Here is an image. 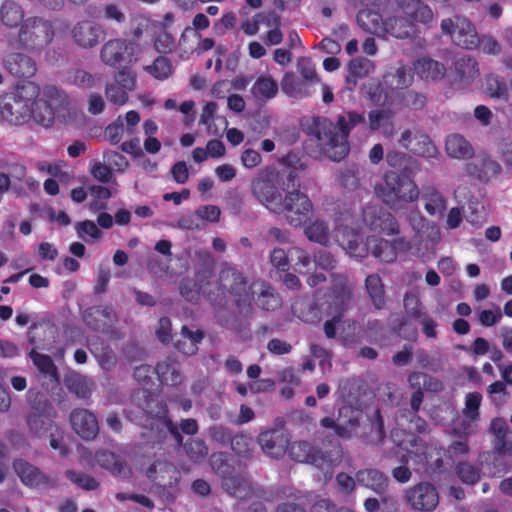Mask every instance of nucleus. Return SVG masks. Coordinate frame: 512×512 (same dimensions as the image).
<instances>
[{
	"label": "nucleus",
	"instance_id": "1",
	"mask_svg": "<svg viewBox=\"0 0 512 512\" xmlns=\"http://www.w3.org/2000/svg\"><path fill=\"white\" fill-rule=\"evenodd\" d=\"M289 163V156L283 158ZM251 192L256 200L276 214L286 213L292 226L306 223L313 210L309 197L300 191V181L295 167L277 170L266 166L251 181Z\"/></svg>",
	"mask_w": 512,
	"mask_h": 512
},
{
	"label": "nucleus",
	"instance_id": "2",
	"mask_svg": "<svg viewBox=\"0 0 512 512\" xmlns=\"http://www.w3.org/2000/svg\"><path fill=\"white\" fill-rule=\"evenodd\" d=\"M364 113L344 111L338 115L335 122L326 117H316L309 128V134L314 135L324 153L334 161L345 158L350 151L349 135L360 124H365Z\"/></svg>",
	"mask_w": 512,
	"mask_h": 512
},
{
	"label": "nucleus",
	"instance_id": "3",
	"mask_svg": "<svg viewBox=\"0 0 512 512\" xmlns=\"http://www.w3.org/2000/svg\"><path fill=\"white\" fill-rule=\"evenodd\" d=\"M231 298L239 310L249 309L252 302V290L244 274L235 267H223L218 276L212 278L211 289L205 291V299L218 309L225 308Z\"/></svg>",
	"mask_w": 512,
	"mask_h": 512
},
{
	"label": "nucleus",
	"instance_id": "4",
	"mask_svg": "<svg viewBox=\"0 0 512 512\" xmlns=\"http://www.w3.org/2000/svg\"><path fill=\"white\" fill-rule=\"evenodd\" d=\"M398 11L384 19L382 33L398 39H407L416 32L415 22L429 24L433 20L431 8L422 0H398Z\"/></svg>",
	"mask_w": 512,
	"mask_h": 512
},
{
	"label": "nucleus",
	"instance_id": "5",
	"mask_svg": "<svg viewBox=\"0 0 512 512\" xmlns=\"http://www.w3.org/2000/svg\"><path fill=\"white\" fill-rule=\"evenodd\" d=\"M68 96L63 90L46 86L36 97L30 100V120L44 128H50L56 119L65 120L68 110Z\"/></svg>",
	"mask_w": 512,
	"mask_h": 512
},
{
	"label": "nucleus",
	"instance_id": "6",
	"mask_svg": "<svg viewBox=\"0 0 512 512\" xmlns=\"http://www.w3.org/2000/svg\"><path fill=\"white\" fill-rule=\"evenodd\" d=\"M416 174H398L388 171L384 183L376 189L377 195L392 209L403 207L419 198V189L414 181Z\"/></svg>",
	"mask_w": 512,
	"mask_h": 512
},
{
	"label": "nucleus",
	"instance_id": "7",
	"mask_svg": "<svg viewBox=\"0 0 512 512\" xmlns=\"http://www.w3.org/2000/svg\"><path fill=\"white\" fill-rule=\"evenodd\" d=\"M53 23L43 17H28L18 32L19 46L33 53H41L54 39Z\"/></svg>",
	"mask_w": 512,
	"mask_h": 512
},
{
	"label": "nucleus",
	"instance_id": "8",
	"mask_svg": "<svg viewBox=\"0 0 512 512\" xmlns=\"http://www.w3.org/2000/svg\"><path fill=\"white\" fill-rule=\"evenodd\" d=\"M39 94V86L27 82L18 86L13 97L0 106L1 117L13 125H23L30 121V100Z\"/></svg>",
	"mask_w": 512,
	"mask_h": 512
},
{
	"label": "nucleus",
	"instance_id": "9",
	"mask_svg": "<svg viewBox=\"0 0 512 512\" xmlns=\"http://www.w3.org/2000/svg\"><path fill=\"white\" fill-rule=\"evenodd\" d=\"M150 415V428L157 430L160 436L168 432L174 439L177 446L183 445V436L181 434L195 435L198 433V422L193 418L182 419L179 428L173 423L169 416V408L164 401L156 403V412L147 411Z\"/></svg>",
	"mask_w": 512,
	"mask_h": 512
},
{
	"label": "nucleus",
	"instance_id": "10",
	"mask_svg": "<svg viewBox=\"0 0 512 512\" xmlns=\"http://www.w3.org/2000/svg\"><path fill=\"white\" fill-rule=\"evenodd\" d=\"M441 30L449 35L453 43L465 49H476L479 45V36L474 25L466 18L455 16L441 21Z\"/></svg>",
	"mask_w": 512,
	"mask_h": 512
},
{
	"label": "nucleus",
	"instance_id": "11",
	"mask_svg": "<svg viewBox=\"0 0 512 512\" xmlns=\"http://www.w3.org/2000/svg\"><path fill=\"white\" fill-rule=\"evenodd\" d=\"M363 417L361 410L352 406H343L338 411V418L324 417L320 420V427L331 430L330 435L347 439L360 426Z\"/></svg>",
	"mask_w": 512,
	"mask_h": 512
},
{
	"label": "nucleus",
	"instance_id": "12",
	"mask_svg": "<svg viewBox=\"0 0 512 512\" xmlns=\"http://www.w3.org/2000/svg\"><path fill=\"white\" fill-rule=\"evenodd\" d=\"M85 325L96 332L113 336L116 333L117 314L111 305L91 306L82 314Z\"/></svg>",
	"mask_w": 512,
	"mask_h": 512
},
{
	"label": "nucleus",
	"instance_id": "13",
	"mask_svg": "<svg viewBox=\"0 0 512 512\" xmlns=\"http://www.w3.org/2000/svg\"><path fill=\"white\" fill-rule=\"evenodd\" d=\"M136 43L122 38L108 40L101 48L100 58L110 67H118L123 63H131L135 53Z\"/></svg>",
	"mask_w": 512,
	"mask_h": 512
},
{
	"label": "nucleus",
	"instance_id": "14",
	"mask_svg": "<svg viewBox=\"0 0 512 512\" xmlns=\"http://www.w3.org/2000/svg\"><path fill=\"white\" fill-rule=\"evenodd\" d=\"M405 500L416 511L431 512L439 504V494L431 483L420 482L406 490Z\"/></svg>",
	"mask_w": 512,
	"mask_h": 512
},
{
	"label": "nucleus",
	"instance_id": "15",
	"mask_svg": "<svg viewBox=\"0 0 512 512\" xmlns=\"http://www.w3.org/2000/svg\"><path fill=\"white\" fill-rule=\"evenodd\" d=\"M287 451L291 459L294 461L308 463L321 470H323L325 466L330 467L332 465L330 454L314 447L307 441H295L291 444L289 443Z\"/></svg>",
	"mask_w": 512,
	"mask_h": 512
},
{
	"label": "nucleus",
	"instance_id": "16",
	"mask_svg": "<svg viewBox=\"0 0 512 512\" xmlns=\"http://www.w3.org/2000/svg\"><path fill=\"white\" fill-rule=\"evenodd\" d=\"M213 271L209 267H203L195 272V278L184 277L179 283V292L188 302L196 303L201 294L205 297V291L211 289Z\"/></svg>",
	"mask_w": 512,
	"mask_h": 512
},
{
	"label": "nucleus",
	"instance_id": "17",
	"mask_svg": "<svg viewBox=\"0 0 512 512\" xmlns=\"http://www.w3.org/2000/svg\"><path fill=\"white\" fill-rule=\"evenodd\" d=\"M356 481L358 485L378 494L382 504L395 505L394 498L387 494L389 479L382 471L375 468L360 469L356 472Z\"/></svg>",
	"mask_w": 512,
	"mask_h": 512
},
{
	"label": "nucleus",
	"instance_id": "18",
	"mask_svg": "<svg viewBox=\"0 0 512 512\" xmlns=\"http://www.w3.org/2000/svg\"><path fill=\"white\" fill-rule=\"evenodd\" d=\"M71 36L76 45L84 49L94 48L106 37L103 25L92 20L78 21L71 30Z\"/></svg>",
	"mask_w": 512,
	"mask_h": 512
},
{
	"label": "nucleus",
	"instance_id": "19",
	"mask_svg": "<svg viewBox=\"0 0 512 512\" xmlns=\"http://www.w3.org/2000/svg\"><path fill=\"white\" fill-rule=\"evenodd\" d=\"M368 245L371 254L381 262L391 263L397 259L398 253H405L411 249V244L404 238L388 241L377 236H368Z\"/></svg>",
	"mask_w": 512,
	"mask_h": 512
},
{
	"label": "nucleus",
	"instance_id": "20",
	"mask_svg": "<svg viewBox=\"0 0 512 512\" xmlns=\"http://www.w3.org/2000/svg\"><path fill=\"white\" fill-rule=\"evenodd\" d=\"M70 423L74 432L85 441L94 440L99 434V424L96 415L85 408H75L71 411Z\"/></svg>",
	"mask_w": 512,
	"mask_h": 512
},
{
	"label": "nucleus",
	"instance_id": "21",
	"mask_svg": "<svg viewBox=\"0 0 512 512\" xmlns=\"http://www.w3.org/2000/svg\"><path fill=\"white\" fill-rule=\"evenodd\" d=\"M363 220L373 231L386 235H396L399 233V224L396 218L382 208H365L363 210Z\"/></svg>",
	"mask_w": 512,
	"mask_h": 512
},
{
	"label": "nucleus",
	"instance_id": "22",
	"mask_svg": "<svg viewBox=\"0 0 512 512\" xmlns=\"http://www.w3.org/2000/svg\"><path fill=\"white\" fill-rule=\"evenodd\" d=\"M258 442L266 455L279 459L287 452L288 433L283 428H273L260 433Z\"/></svg>",
	"mask_w": 512,
	"mask_h": 512
},
{
	"label": "nucleus",
	"instance_id": "23",
	"mask_svg": "<svg viewBox=\"0 0 512 512\" xmlns=\"http://www.w3.org/2000/svg\"><path fill=\"white\" fill-rule=\"evenodd\" d=\"M331 302L334 313L344 315L351 301L352 292L347 277L343 274H331Z\"/></svg>",
	"mask_w": 512,
	"mask_h": 512
},
{
	"label": "nucleus",
	"instance_id": "24",
	"mask_svg": "<svg viewBox=\"0 0 512 512\" xmlns=\"http://www.w3.org/2000/svg\"><path fill=\"white\" fill-rule=\"evenodd\" d=\"M5 69L15 78H31L37 71L36 62L28 55L20 52L9 53L4 58Z\"/></svg>",
	"mask_w": 512,
	"mask_h": 512
},
{
	"label": "nucleus",
	"instance_id": "25",
	"mask_svg": "<svg viewBox=\"0 0 512 512\" xmlns=\"http://www.w3.org/2000/svg\"><path fill=\"white\" fill-rule=\"evenodd\" d=\"M13 468L25 486L37 488L49 484L48 476L41 472L38 467L23 459L14 460Z\"/></svg>",
	"mask_w": 512,
	"mask_h": 512
},
{
	"label": "nucleus",
	"instance_id": "26",
	"mask_svg": "<svg viewBox=\"0 0 512 512\" xmlns=\"http://www.w3.org/2000/svg\"><path fill=\"white\" fill-rule=\"evenodd\" d=\"M155 373L162 385L177 386L182 382L180 364L172 357L159 361L155 366Z\"/></svg>",
	"mask_w": 512,
	"mask_h": 512
},
{
	"label": "nucleus",
	"instance_id": "27",
	"mask_svg": "<svg viewBox=\"0 0 512 512\" xmlns=\"http://www.w3.org/2000/svg\"><path fill=\"white\" fill-rule=\"evenodd\" d=\"M252 300L256 306L265 311H275L282 306V298L267 282L260 284L259 292H252Z\"/></svg>",
	"mask_w": 512,
	"mask_h": 512
},
{
	"label": "nucleus",
	"instance_id": "28",
	"mask_svg": "<svg viewBox=\"0 0 512 512\" xmlns=\"http://www.w3.org/2000/svg\"><path fill=\"white\" fill-rule=\"evenodd\" d=\"M386 161L390 167L397 170L398 174H417L421 170L417 159L398 151H388Z\"/></svg>",
	"mask_w": 512,
	"mask_h": 512
},
{
	"label": "nucleus",
	"instance_id": "29",
	"mask_svg": "<svg viewBox=\"0 0 512 512\" xmlns=\"http://www.w3.org/2000/svg\"><path fill=\"white\" fill-rule=\"evenodd\" d=\"M416 73L424 79L439 80L446 74V67L443 63L430 57L419 58L414 65Z\"/></svg>",
	"mask_w": 512,
	"mask_h": 512
},
{
	"label": "nucleus",
	"instance_id": "30",
	"mask_svg": "<svg viewBox=\"0 0 512 512\" xmlns=\"http://www.w3.org/2000/svg\"><path fill=\"white\" fill-rule=\"evenodd\" d=\"M278 84L269 74L260 75L251 87L252 96L259 101H267L278 93Z\"/></svg>",
	"mask_w": 512,
	"mask_h": 512
},
{
	"label": "nucleus",
	"instance_id": "31",
	"mask_svg": "<svg viewBox=\"0 0 512 512\" xmlns=\"http://www.w3.org/2000/svg\"><path fill=\"white\" fill-rule=\"evenodd\" d=\"M356 20L363 30L373 34L382 33L384 20L377 10L373 8H363L357 13Z\"/></svg>",
	"mask_w": 512,
	"mask_h": 512
},
{
	"label": "nucleus",
	"instance_id": "32",
	"mask_svg": "<svg viewBox=\"0 0 512 512\" xmlns=\"http://www.w3.org/2000/svg\"><path fill=\"white\" fill-rule=\"evenodd\" d=\"M482 402V395L479 392H470L465 396V406L462 411L463 422L462 426L465 433H469L468 429L471 423H475L480 419V406Z\"/></svg>",
	"mask_w": 512,
	"mask_h": 512
},
{
	"label": "nucleus",
	"instance_id": "33",
	"mask_svg": "<svg viewBox=\"0 0 512 512\" xmlns=\"http://www.w3.org/2000/svg\"><path fill=\"white\" fill-rule=\"evenodd\" d=\"M467 172L480 181L488 182L491 178L501 173V166L497 161L486 157L482 159L480 167L474 164H468Z\"/></svg>",
	"mask_w": 512,
	"mask_h": 512
},
{
	"label": "nucleus",
	"instance_id": "34",
	"mask_svg": "<svg viewBox=\"0 0 512 512\" xmlns=\"http://www.w3.org/2000/svg\"><path fill=\"white\" fill-rule=\"evenodd\" d=\"M283 92L289 97L305 98L311 95L309 85L293 73H286L281 81Z\"/></svg>",
	"mask_w": 512,
	"mask_h": 512
},
{
	"label": "nucleus",
	"instance_id": "35",
	"mask_svg": "<svg viewBox=\"0 0 512 512\" xmlns=\"http://www.w3.org/2000/svg\"><path fill=\"white\" fill-rule=\"evenodd\" d=\"M445 149L447 154L455 159H466L473 155L471 144L459 134H454L447 138Z\"/></svg>",
	"mask_w": 512,
	"mask_h": 512
},
{
	"label": "nucleus",
	"instance_id": "36",
	"mask_svg": "<svg viewBox=\"0 0 512 512\" xmlns=\"http://www.w3.org/2000/svg\"><path fill=\"white\" fill-rule=\"evenodd\" d=\"M365 288L370 300L376 309H382L386 304L385 289L382 279L378 274L366 277Z\"/></svg>",
	"mask_w": 512,
	"mask_h": 512
},
{
	"label": "nucleus",
	"instance_id": "37",
	"mask_svg": "<svg viewBox=\"0 0 512 512\" xmlns=\"http://www.w3.org/2000/svg\"><path fill=\"white\" fill-rule=\"evenodd\" d=\"M340 244L350 256L358 259H363L371 253V246L368 245V237L364 242L360 235L352 230L347 232V241L345 242L343 240Z\"/></svg>",
	"mask_w": 512,
	"mask_h": 512
},
{
	"label": "nucleus",
	"instance_id": "38",
	"mask_svg": "<svg viewBox=\"0 0 512 512\" xmlns=\"http://www.w3.org/2000/svg\"><path fill=\"white\" fill-rule=\"evenodd\" d=\"M454 67L460 80L467 83L479 76L478 63L469 55L458 56L454 61Z\"/></svg>",
	"mask_w": 512,
	"mask_h": 512
},
{
	"label": "nucleus",
	"instance_id": "39",
	"mask_svg": "<svg viewBox=\"0 0 512 512\" xmlns=\"http://www.w3.org/2000/svg\"><path fill=\"white\" fill-rule=\"evenodd\" d=\"M29 357L41 374L49 377L52 381L59 383L58 369L49 355L31 350Z\"/></svg>",
	"mask_w": 512,
	"mask_h": 512
},
{
	"label": "nucleus",
	"instance_id": "40",
	"mask_svg": "<svg viewBox=\"0 0 512 512\" xmlns=\"http://www.w3.org/2000/svg\"><path fill=\"white\" fill-rule=\"evenodd\" d=\"M425 201L426 212L433 216L442 214L446 210V200L443 195L434 187H426L422 194Z\"/></svg>",
	"mask_w": 512,
	"mask_h": 512
},
{
	"label": "nucleus",
	"instance_id": "41",
	"mask_svg": "<svg viewBox=\"0 0 512 512\" xmlns=\"http://www.w3.org/2000/svg\"><path fill=\"white\" fill-rule=\"evenodd\" d=\"M0 18L2 23L10 28L17 27L25 20L22 7L11 1L2 4L0 8Z\"/></svg>",
	"mask_w": 512,
	"mask_h": 512
},
{
	"label": "nucleus",
	"instance_id": "42",
	"mask_svg": "<svg viewBox=\"0 0 512 512\" xmlns=\"http://www.w3.org/2000/svg\"><path fill=\"white\" fill-rule=\"evenodd\" d=\"M95 460L97 464L108 470L114 475H120L124 472L126 464L115 453L100 450L96 452Z\"/></svg>",
	"mask_w": 512,
	"mask_h": 512
},
{
	"label": "nucleus",
	"instance_id": "43",
	"mask_svg": "<svg viewBox=\"0 0 512 512\" xmlns=\"http://www.w3.org/2000/svg\"><path fill=\"white\" fill-rule=\"evenodd\" d=\"M410 151L418 156L425 158H434L439 154L435 144L430 139V137L422 133H417L413 136Z\"/></svg>",
	"mask_w": 512,
	"mask_h": 512
},
{
	"label": "nucleus",
	"instance_id": "44",
	"mask_svg": "<svg viewBox=\"0 0 512 512\" xmlns=\"http://www.w3.org/2000/svg\"><path fill=\"white\" fill-rule=\"evenodd\" d=\"M145 71L157 80L163 81L169 78L174 71L169 58L158 56L151 65L145 66Z\"/></svg>",
	"mask_w": 512,
	"mask_h": 512
},
{
	"label": "nucleus",
	"instance_id": "45",
	"mask_svg": "<svg viewBox=\"0 0 512 512\" xmlns=\"http://www.w3.org/2000/svg\"><path fill=\"white\" fill-rule=\"evenodd\" d=\"M408 383L415 391H422V386L428 387L433 391H439L443 386L442 382L438 379L418 371H413L408 375Z\"/></svg>",
	"mask_w": 512,
	"mask_h": 512
},
{
	"label": "nucleus",
	"instance_id": "46",
	"mask_svg": "<svg viewBox=\"0 0 512 512\" xmlns=\"http://www.w3.org/2000/svg\"><path fill=\"white\" fill-rule=\"evenodd\" d=\"M53 414L29 413L27 416V425L29 430L35 436L46 434L52 426Z\"/></svg>",
	"mask_w": 512,
	"mask_h": 512
},
{
	"label": "nucleus",
	"instance_id": "47",
	"mask_svg": "<svg viewBox=\"0 0 512 512\" xmlns=\"http://www.w3.org/2000/svg\"><path fill=\"white\" fill-rule=\"evenodd\" d=\"M485 92L491 98L508 97V87L505 79L496 74H489L485 78Z\"/></svg>",
	"mask_w": 512,
	"mask_h": 512
},
{
	"label": "nucleus",
	"instance_id": "48",
	"mask_svg": "<svg viewBox=\"0 0 512 512\" xmlns=\"http://www.w3.org/2000/svg\"><path fill=\"white\" fill-rule=\"evenodd\" d=\"M455 473L466 485H475L481 478V468L468 462L457 463Z\"/></svg>",
	"mask_w": 512,
	"mask_h": 512
},
{
	"label": "nucleus",
	"instance_id": "49",
	"mask_svg": "<svg viewBox=\"0 0 512 512\" xmlns=\"http://www.w3.org/2000/svg\"><path fill=\"white\" fill-rule=\"evenodd\" d=\"M305 235L313 242L326 245L329 242V227L324 221L316 220L305 228Z\"/></svg>",
	"mask_w": 512,
	"mask_h": 512
},
{
	"label": "nucleus",
	"instance_id": "50",
	"mask_svg": "<svg viewBox=\"0 0 512 512\" xmlns=\"http://www.w3.org/2000/svg\"><path fill=\"white\" fill-rule=\"evenodd\" d=\"M68 390L80 399H87L91 396V382L80 375L70 377L66 381Z\"/></svg>",
	"mask_w": 512,
	"mask_h": 512
},
{
	"label": "nucleus",
	"instance_id": "51",
	"mask_svg": "<svg viewBox=\"0 0 512 512\" xmlns=\"http://www.w3.org/2000/svg\"><path fill=\"white\" fill-rule=\"evenodd\" d=\"M182 446H184L187 456L194 462H199L208 455V447L201 439H189L185 444L183 443Z\"/></svg>",
	"mask_w": 512,
	"mask_h": 512
},
{
	"label": "nucleus",
	"instance_id": "52",
	"mask_svg": "<svg viewBox=\"0 0 512 512\" xmlns=\"http://www.w3.org/2000/svg\"><path fill=\"white\" fill-rule=\"evenodd\" d=\"M392 80L390 81L391 85L395 89H406L412 85L414 80V74L412 72L411 67L409 66H400L396 69L395 73L391 75Z\"/></svg>",
	"mask_w": 512,
	"mask_h": 512
},
{
	"label": "nucleus",
	"instance_id": "53",
	"mask_svg": "<svg viewBox=\"0 0 512 512\" xmlns=\"http://www.w3.org/2000/svg\"><path fill=\"white\" fill-rule=\"evenodd\" d=\"M210 465L222 479L234 473V467L228 463L227 456L223 452L213 453L210 457Z\"/></svg>",
	"mask_w": 512,
	"mask_h": 512
},
{
	"label": "nucleus",
	"instance_id": "54",
	"mask_svg": "<svg viewBox=\"0 0 512 512\" xmlns=\"http://www.w3.org/2000/svg\"><path fill=\"white\" fill-rule=\"evenodd\" d=\"M72 83L78 88L92 89L96 82L101 80V75H93L84 69H76L71 75Z\"/></svg>",
	"mask_w": 512,
	"mask_h": 512
},
{
	"label": "nucleus",
	"instance_id": "55",
	"mask_svg": "<svg viewBox=\"0 0 512 512\" xmlns=\"http://www.w3.org/2000/svg\"><path fill=\"white\" fill-rule=\"evenodd\" d=\"M65 475L72 483L84 490H95L99 486V483L95 478L82 472L67 470Z\"/></svg>",
	"mask_w": 512,
	"mask_h": 512
},
{
	"label": "nucleus",
	"instance_id": "56",
	"mask_svg": "<svg viewBox=\"0 0 512 512\" xmlns=\"http://www.w3.org/2000/svg\"><path fill=\"white\" fill-rule=\"evenodd\" d=\"M298 317L306 323H316L321 319V311L316 302H302Z\"/></svg>",
	"mask_w": 512,
	"mask_h": 512
},
{
	"label": "nucleus",
	"instance_id": "57",
	"mask_svg": "<svg viewBox=\"0 0 512 512\" xmlns=\"http://www.w3.org/2000/svg\"><path fill=\"white\" fill-rule=\"evenodd\" d=\"M400 103L404 107L421 110L426 104V97L422 93L414 90H408L401 93Z\"/></svg>",
	"mask_w": 512,
	"mask_h": 512
},
{
	"label": "nucleus",
	"instance_id": "58",
	"mask_svg": "<svg viewBox=\"0 0 512 512\" xmlns=\"http://www.w3.org/2000/svg\"><path fill=\"white\" fill-rule=\"evenodd\" d=\"M154 47L157 52L168 54L175 49L176 40L169 31L162 30L154 39Z\"/></svg>",
	"mask_w": 512,
	"mask_h": 512
},
{
	"label": "nucleus",
	"instance_id": "59",
	"mask_svg": "<svg viewBox=\"0 0 512 512\" xmlns=\"http://www.w3.org/2000/svg\"><path fill=\"white\" fill-rule=\"evenodd\" d=\"M398 460L401 465L392 470V476L399 483H407L412 477V472L407 466L409 463L408 452H401Z\"/></svg>",
	"mask_w": 512,
	"mask_h": 512
},
{
	"label": "nucleus",
	"instance_id": "60",
	"mask_svg": "<svg viewBox=\"0 0 512 512\" xmlns=\"http://www.w3.org/2000/svg\"><path fill=\"white\" fill-rule=\"evenodd\" d=\"M105 94L110 103L122 106L128 101V92L115 83L107 84Z\"/></svg>",
	"mask_w": 512,
	"mask_h": 512
},
{
	"label": "nucleus",
	"instance_id": "61",
	"mask_svg": "<svg viewBox=\"0 0 512 512\" xmlns=\"http://www.w3.org/2000/svg\"><path fill=\"white\" fill-rule=\"evenodd\" d=\"M371 68V61L364 58H355L348 63L347 72H350L358 79H362L368 76Z\"/></svg>",
	"mask_w": 512,
	"mask_h": 512
},
{
	"label": "nucleus",
	"instance_id": "62",
	"mask_svg": "<svg viewBox=\"0 0 512 512\" xmlns=\"http://www.w3.org/2000/svg\"><path fill=\"white\" fill-rule=\"evenodd\" d=\"M404 305L407 309L408 315L419 322H421L424 317L428 316V314L422 310V304L415 296L406 294L404 298Z\"/></svg>",
	"mask_w": 512,
	"mask_h": 512
},
{
	"label": "nucleus",
	"instance_id": "63",
	"mask_svg": "<svg viewBox=\"0 0 512 512\" xmlns=\"http://www.w3.org/2000/svg\"><path fill=\"white\" fill-rule=\"evenodd\" d=\"M313 260L317 267L325 270V271H332L336 267V259L334 255L327 251L320 249L313 254Z\"/></svg>",
	"mask_w": 512,
	"mask_h": 512
},
{
	"label": "nucleus",
	"instance_id": "64",
	"mask_svg": "<svg viewBox=\"0 0 512 512\" xmlns=\"http://www.w3.org/2000/svg\"><path fill=\"white\" fill-rule=\"evenodd\" d=\"M275 512H307L305 498L302 495H294L293 501L278 504Z\"/></svg>",
	"mask_w": 512,
	"mask_h": 512
}]
</instances>
